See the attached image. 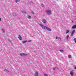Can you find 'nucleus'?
<instances>
[{
  "mask_svg": "<svg viewBox=\"0 0 76 76\" xmlns=\"http://www.w3.org/2000/svg\"><path fill=\"white\" fill-rule=\"evenodd\" d=\"M45 12L48 15H51V10H47L45 11Z\"/></svg>",
  "mask_w": 76,
  "mask_h": 76,
  "instance_id": "1",
  "label": "nucleus"
},
{
  "mask_svg": "<svg viewBox=\"0 0 76 76\" xmlns=\"http://www.w3.org/2000/svg\"><path fill=\"white\" fill-rule=\"evenodd\" d=\"M42 21L43 23H46V20H45V19H43L42 20Z\"/></svg>",
  "mask_w": 76,
  "mask_h": 76,
  "instance_id": "2",
  "label": "nucleus"
},
{
  "mask_svg": "<svg viewBox=\"0 0 76 76\" xmlns=\"http://www.w3.org/2000/svg\"><path fill=\"white\" fill-rule=\"evenodd\" d=\"M35 76H38V72H36L34 74Z\"/></svg>",
  "mask_w": 76,
  "mask_h": 76,
  "instance_id": "3",
  "label": "nucleus"
},
{
  "mask_svg": "<svg viewBox=\"0 0 76 76\" xmlns=\"http://www.w3.org/2000/svg\"><path fill=\"white\" fill-rule=\"evenodd\" d=\"M40 25L41 27L43 28H44V29H45L46 28V27L45 26H44L41 24H40Z\"/></svg>",
  "mask_w": 76,
  "mask_h": 76,
  "instance_id": "4",
  "label": "nucleus"
},
{
  "mask_svg": "<svg viewBox=\"0 0 76 76\" xmlns=\"http://www.w3.org/2000/svg\"><path fill=\"white\" fill-rule=\"evenodd\" d=\"M46 29H47L48 31H51V29L50 28H48L47 27H46Z\"/></svg>",
  "mask_w": 76,
  "mask_h": 76,
  "instance_id": "5",
  "label": "nucleus"
},
{
  "mask_svg": "<svg viewBox=\"0 0 76 76\" xmlns=\"http://www.w3.org/2000/svg\"><path fill=\"white\" fill-rule=\"evenodd\" d=\"M18 38L19 39V40H22V37H21V36L20 35H19V37H18Z\"/></svg>",
  "mask_w": 76,
  "mask_h": 76,
  "instance_id": "6",
  "label": "nucleus"
},
{
  "mask_svg": "<svg viewBox=\"0 0 76 76\" xmlns=\"http://www.w3.org/2000/svg\"><path fill=\"white\" fill-rule=\"evenodd\" d=\"M76 25H74L72 27V29H76Z\"/></svg>",
  "mask_w": 76,
  "mask_h": 76,
  "instance_id": "7",
  "label": "nucleus"
},
{
  "mask_svg": "<svg viewBox=\"0 0 76 76\" xmlns=\"http://www.w3.org/2000/svg\"><path fill=\"white\" fill-rule=\"evenodd\" d=\"M2 32L3 33H5V31L4 29H1Z\"/></svg>",
  "mask_w": 76,
  "mask_h": 76,
  "instance_id": "8",
  "label": "nucleus"
},
{
  "mask_svg": "<svg viewBox=\"0 0 76 76\" xmlns=\"http://www.w3.org/2000/svg\"><path fill=\"white\" fill-rule=\"evenodd\" d=\"M70 74L71 75V76H73V72H70Z\"/></svg>",
  "mask_w": 76,
  "mask_h": 76,
  "instance_id": "9",
  "label": "nucleus"
},
{
  "mask_svg": "<svg viewBox=\"0 0 76 76\" xmlns=\"http://www.w3.org/2000/svg\"><path fill=\"white\" fill-rule=\"evenodd\" d=\"M24 54V53H22L20 54V56H23Z\"/></svg>",
  "mask_w": 76,
  "mask_h": 76,
  "instance_id": "10",
  "label": "nucleus"
},
{
  "mask_svg": "<svg viewBox=\"0 0 76 76\" xmlns=\"http://www.w3.org/2000/svg\"><path fill=\"white\" fill-rule=\"evenodd\" d=\"M19 1H20V0H15V3H18L19 2Z\"/></svg>",
  "mask_w": 76,
  "mask_h": 76,
  "instance_id": "11",
  "label": "nucleus"
},
{
  "mask_svg": "<svg viewBox=\"0 0 76 76\" xmlns=\"http://www.w3.org/2000/svg\"><path fill=\"white\" fill-rule=\"evenodd\" d=\"M69 30H67L66 31V34H68V33H69Z\"/></svg>",
  "mask_w": 76,
  "mask_h": 76,
  "instance_id": "12",
  "label": "nucleus"
},
{
  "mask_svg": "<svg viewBox=\"0 0 76 76\" xmlns=\"http://www.w3.org/2000/svg\"><path fill=\"white\" fill-rule=\"evenodd\" d=\"M59 51H60V52H61V53H64V51L62 50H60Z\"/></svg>",
  "mask_w": 76,
  "mask_h": 76,
  "instance_id": "13",
  "label": "nucleus"
},
{
  "mask_svg": "<svg viewBox=\"0 0 76 76\" xmlns=\"http://www.w3.org/2000/svg\"><path fill=\"white\" fill-rule=\"evenodd\" d=\"M27 42V40H26V41H23L22 42L23 43H25V42Z\"/></svg>",
  "mask_w": 76,
  "mask_h": 76,
  "instance_id": "14",
  "label": "nucleus"
},
{
  "mask_svg": "<svg viewBox=\"0 0 76 76\" xmlns=\"http://www.w3.org/2000/svg\"><path fill=\"white\" fill-rule=\"evenodd\" d=\"M71 57L72 56L71 55H69L68 56V58H71Z\"/></svg>",
  "mask_w": 76,
  "mask_h": 76,
  "instance_id": "15",
  "label": "nucleus"
},
{
  "mask_svg": "<svg viewBox=\"0 0 76 76\" xmlns=\"http://www.w3.org/2000/svg\"><path fill=\"white\" fill-rule=\"evenodd\" d=\"M31 17L30 16H28V19H31Z\"/></svg>",
  "mask_w": 76,
  "mask_h": 76,
  "instance_id": "16",
  "label": "nucleus"
},
{
  "mask_svg": "<svg viewBox=\"0 0 76 76\" xmlns=\"http://www.w3.org/2000/svg\"><path fill=\"white\" fill-rule=\"evenodd\" d=\"M14 16H16V14L15 13H14L13 14Z\"/></svg>",
  "mask_w": 76,
  "mask_h": 76,
  "instance_id": "17",
  "label": "nucleus"
},
{
  "mask_svg": "<svg viewBox=\"0 0 76 76\" xmlns=\"http://www.w3.org/2000/svg\"><path fill=\"white\" fill-rule=\"evenodd\" d=\"M69 35H68L66 37V39H68V38H69Z\"/></svg>",
  "mask_w": 76,
  "mask_h": 76,
  "instance_id": "18",
  "label": "nucleus"
},
{
  "mask_svg": "<svg viewBox=\"0 0 76 76\" xmlns=\"http://www.w3.org/2000/svg\"><path fill=\"white\" fill-rule=\"evenodd\" d=\"M74 41H75V43H76V38H74Z\"/></svg>",
  "mask_w": 76,
  "mask_h": 76,
  "instance_id": "19",
  "label": "nucleus"
},
{
  "mask_svg": "<svg viewBox=\"0 0 76 76\" xmlns=\"http://www.w3.org/2000/svg\"><path fill=\"white\" fill-rule=\"evenodd\" d=\"M75 30H74L72 31V33H73V34H74V33H75Z\"/></svg>",
  "mask_w": 76,
  "mask_h": 76,
  "instance_id": "20",
  "label": "nucleus"
},
{
  "mask_svg": "<svg viewBox=\"0 0 76 76\" xmlns=\"http://www.w3.org/2000/svg\"><path fill=\"white\" fill-rule=\"evenodd\" d=\"M44 75L45 76H48V75L45 74H44Z\"/></svg>",
  "mask_w": 76,
  "mask_h": 76,
  "instance_id": "21",
  "label": "nucleus"
},
{
  "mask_svg": "<svg viewBox=\"0 0 76 76\" xmlns=\"http://www.w3.org/2000/svg\"><path fill=\"white\" fill-rule=\"evenodd\" d=\"M73 34H74L73 33H72L71 34V36H73Z\"/></svg>",
  "mask_w": 76,
  "mask_h": 76,
  "instance_id": "22",
  "label": "nucleus"
},
{
  "mask_svg": "<svg viewBox=\"0 0 76 76\" xmlns=\"http://www.w3.org/2000/svg\"><path fill=\"white\" fill-rule=\"evenodd\" d=\"M56 39H59V37H56Z\"/></svg>",
  "mask_w": 76,
  "mask_h": 76,
  "instance_id": "23",
  "label": "nucleus"
},
{
  "mask_svg": "<svg viewBox=\"0 0 76 76\" xmlns=\"http://www.w3.org/2000/svg\"><path fill=\"white\" fill-rule=\"evenodd\" d=\"M28 55L26 53H24V56H27Z\"/></svg>",
  "mask_w": 76,
  "mask_h": 76,
  "instance_id": "24",
  "label": "nucleus"
},
{
  "mask_svg": "<svg viewBox=\"0 0 76 76\" xmlns=\"http://www.w3.org/2000/svg\"><path fill=\"white\" fill-rule=\"evenodd\" d=\"M4 71H7V69H4Z\"/></svg>",
  "mask_w": 76,
  "mask_h": 76,
  "instance_id": "25",
  "label": "nucleus"
},
{
  "mask_svg": "<svg viewBox=\"0 0 76 76\" xmlns=\"http://www.w3.org/2000/svg\"><path fill=\"white\" fill-rule=\"evenodd\" d=\"M44 5L43 4H41V6H42V7H44Z\"/></svg>",
  "mask_w": 76,
  "mask_h": 76,
  "instance_id": "26",
  "label": "nucleus"
},
{
  "mask_svg": "<svg viewBox=\"0 0 76 76\" xmlns=\"http://www.w3.org/2000/svg\"><path fill=\"white\" fill-rule=\"evenodd\" d=\"M23 12L24 13H26V12L25 11H23Z\"/></svg>",
  "mask_w": 76,
  "mask_h": 76,
  "instance_id": "27",
  "label": "nucleus"
},
{
  "mask_svg": "<svg viewBox=\"0 0 76 76\" xmlns=\"http://www.w3.org/2000/svg\"><path fill=\"white\" fill-rule=\"evenodd\" d=\"M31 41H32L31 40H30L28 41V42H31Z\"/></svg>",
  "mask_w": 76,
  "mask_h": 76,
  "instance_id": "28",
  "label": "nucleus"
},
{
  "mask_svg": "<svg viewBox=\"0 0 76 76\" xmlns=\"http://www.w3.org/2000/svg\"><path fill=\"white\" fill-rule=\"evenodd\" d=\"M31 13H32V14H34V12H33V11L31 12Z\"/></svg>",
  "mask_w": 76,
  "mask_h": 76,
  "instance_id": "29",
  "label": "nucleus"
},
{
  "mask_svg": "<svg viewBox=\"0 0 76 76\" xmlns=\"http://www.w3.org/2000/svg\"><path fill=\"white\" fill-rule=\"evenodd\" d=\"M1 20V18H0V22Z\"/></svg>",
  "mask_w": 76,
  "mask_h": 76,
  "instance_id": "30",
  "label": "nucleus"
},
{
  "mask_svg": "<svg viewBox=\"0 0 76 76\" xmlns=\"http://www.w3.org/2000/svg\"><path fill=\"white\" fill-rule=\"evenodd\" d=\"M59 39H61V38H60V37H59Z\"/></svg>",
  "mask_w": 76,
  "mask_h": 76,
  "instance_id": "31",
  "label": "nucleus"
},
{
  "mask_svg": "<svg viewBox=\"0 0 76 76\" xmlns=\"http://www.w3.org/2000/svg\"><path fill=\"white\" fill-rule=\"evenodd\" d=\"M53 70H55V68H53Z\"/></svg>",
  "mask_w": 76,
  "mask_h": 76,
  "instance_id": "32",
  "label": "nucleus"
},
{
  "mask_svg": "<svg viewBox=\"0 0 76 76\" xmlns=\"http://www.w3.org/2000/svg\"><path fill=\"white\" fill-rule=\"evenodd\" d=\"M74 68H75V70H76V67H75Z\"/></svg>",
  "mask_w": 76,
  "mask_h": 76,
  "instance_id": "33",
  "label": "nucleus"
},
{
  "mask_svg": "<svg viewBox=\"0 0 76 76\" xmlns=\"http://www.w3.org/2000/svg\"><path fill=\"white\" fill-rule=\"evenodd\" d=\"M72 23H73V21H72Z\"/></svg>",
  "mask_w": 76,
  "mask_h": 76,
  "instance_id": "34",
  "label": "nucleus"
},
{
  "mask_svg": "<svg viewBox=\"0 0 76 76\" xmlns=\"http://www.w3.org/2000/svg\"><path fill=\"white\" fill-rule=\"evenodd\" d=\"M56 0L58 1V0Z\"/></svg>",
  "mask_w": 76,
  "mask_h": 76,
  "instance_id": "35",
  "label": "nucleus"
}]
</instances>
